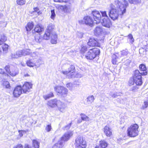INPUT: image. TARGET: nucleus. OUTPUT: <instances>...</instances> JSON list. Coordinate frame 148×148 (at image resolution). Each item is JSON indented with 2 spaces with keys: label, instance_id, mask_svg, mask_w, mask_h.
I'll use <instances>...</instances> for the list:
<instances>
[{
  "label": "nucleus",
  "instance_id": "45",
  "mask_svg": "<svg viewBox=\"0 0 148 148\" xmlns=\"http://www.w3.org/2000/svg\"><path fill=\"white\" fill-rule=\"evenodd\" d=\"M128 38L130 40V42L132 43L134 41V39L133 38V36L131 34H130L128 36Z\"/></svg>",
  "mask_w": 148,
  "mask_h": 148
},
{
  "label": "nucleus",
  "instance_id": "31",
  "mask_svg": "<svg viewBox=\"0 0 148 148\" xmlns=\"http://www.w3.org/2000/svg\"><path fill=\"white\" fill-rule=\"evenodd\" d=\"M54 96L53 93L52 92H50L49 94L43 96V98L46 100Z\"/></svg>",
  "mask_w": 148,
  "mask_h": 148
},
{
  "label": "nucleus",
  "instance_id": "10",
  "mask_svg": "<svg viewBox=\"0 0 148 148\" xmlns=\"http://www.w3.org/2000/svg\"><path fill=\"white\" fill-rule=\"evenodd\" d=\"M88 45L92 47H99L100 44L98 42V40H97L94 38H90L87 43Z\"/></svg>",
  "mask_w": 148,
  "mask_h": 148
},
{
  "label": "nucleus",
  "instance_id": "21",
  "mask_svg": "<svg viewBox=\"0 0 148 148\" xmlns=\"http://www.w3.org/2000/svg\"><path fill=\"white\" fill-rule=\"evenodd\" d=\"M52 34V33H51L50 32L46 30L43 36V38L46 40H49Z\"/></svg>",
  "mask_w": 148,
  "mask_h": 148
},
{
  "label": "nucleus",
  "instance_id": "26",
  "mask_svg": "<svg viewBox=\"0 0 148 148\" xmlns=\"http://www.w3.org/2000/svg\"><path fill=\"white\" fill-rule=\"evenodd\" d=\"M82 75L79 73H76L75 72V73L73 74H72L70 75H67L66 77L69 78H73L74 77H82Z\"/></svg>",
  "mask_w": 148,
  "mask_h": 148
},
{
  "label": "nucleus",
  "instance_id": "37",
  "mask_svg": "<svg viewBox=\"0 0 148 148\" xmlns=\"http://www.w3.org/2000/svg\"><path fill=\"white\" fill-rule=\"evenodd\" d=\"M7 40L6 37L3 34L1 35V38L0 40V45L3 44L4 42H5Z\"/></svg>",
  "mask_w": 148,
  "mask_h": 148
},
{
  "label": "nucleus",
  "instance_id": "47",
  "mask_svg": "<svg viewBox=\"0 0 148 148\" xmlns=\"http://www.w3.org/2000/svg\"><path fill=\"white\" fill-rule=\"evenodd\" d=\"M72 124V123L71 122L68 125H67L64 126L63 127V129L64 130H68L70 128L71 125Z\"/></svg>",
  "mask_w": 148,
  "mask_h": 148
},
{
  "label": "nucleus",
  "instance_id": "42",
  "mask_svg": "<svg viewBox=\"0 0 148 148\" xmlns=\"http://www.w3.org/2000/svg\"><path fill=\"white\" fill-rule=\"evenodd\" d=\"M66 86L69 90H72L74 87V85L72 83H70L67 84Z\"/></svg>",
  "mask_w": 148,
  "mask_h": 148
},
{
  "label": "nucleus",
  "instance_id": "56",
  "mask_svg": "<svg viewBox=\"0 0 148 148\" xmlns=\"http://www.w3.org/2000/svg\"><path fill=\"white\" fill-rule=\"evenodd\" d=\"M5 69L6 72L9 73L10 71V69H9V66H6L5 68Z\"/></svg>",
  "mask_w": 148,
  "mask_h": 148
},
{
  "label": "nucleus",
  "instance_id": "35",
  "mask_svg": "<svg viewBox=\"0 0 148 148\" xmlns=\"http://www.w3.org/2000/svg\"><path fill=\"white\" fill-rule=\"evenodd\" d=\"M54 26L52 23H50L47 26V30H46L52 33L51 31L54 28Z\"/></svg>",
  "mask_w": 148,
  "mask_h": 148
},
{
  "label": "nucleus",
  "instance_id": "62",
  "mask_svg": "<svg viewBox=\"0 0 148 148\" xmlns=\"http://www.w3.org/2000/svg\"><path fill=\"white\" fill-rule=\"evenodd\" d=\"M115 93L116 94V97L120 95L121 94V93L120 92H115Z\"/></svg>",
  "mask_w": 148,
  "mask_h": 148
},
{
  "label": "nucleus",
  "instance_id": "8",
  "mask_svg": "<svg viewBox=\"0 0 148 148\" xmlns=\"http://www.w3.org/2000/svg\"><path fill=\"white\" fill-rule=\"evenodd\" d=\"M92 14L94 19L95 23L98 24L99 23L101 18V16L99 12L97 10H93L92 12Z\"/></svg>",
  "mask_w": 148,
  "mask_h": 148
},
{
  "label": "nucleus",
  "instance_id": "44",
  "mask_svg": "<svg viewBox=\"0 0 148 148\" xmlns=\"http://www.w3.org/2000/svg\"><path fill=\"white\" fill-rule=\"evenodd\" d=\"M87 47L86 46L83 45L81 50V52L82 54H84L87 50Z\"/></svg>",
  "mask_w": 148,
  "mask_h": 148
},
{
  "label": "nucleus",
  "instance_id": "18",
  "mask_svg": "<svg viewBox=\"0 0 148 148\" xmlns=\"http://www.w3.org/2000/svg\"><path fill=\"white\" fill-rule=\"evenodd\" d=\"M50 37L51 38V42L52 44H56L57 40V35L55 32H52Z\"/></svg>",
  "mask_w": 148,
  "mask_h": 148
},
{
  "label": "nucleus",
  "instance_id": "53",
  "mask_svg": "<svg viewBox=\"0 0 148 148\" xmlns=\"http://www.w3.org/2000/svg\"><path fill=\"white\" fill-rule=\"evenodd\" d=\"M134 83H135V82L134 80V79H130L129 82V85L130 86H131L133 85L134 84Z\"/></svg>",
  "mask_w": 148,
  "mask_h": 148
},
{
  "label": "nucleus",
  "instance_id": "32",
  "mask_svg": "<svg viewBox=\"0 0 148 148\" xmlns=\"http://www.w3.org/2000/svg\"><path fill=\"white\" fill-rule=\"evenodd\" d=\"M139 67L140 71V72L144 73L145 72H147L146 68L145 65L143 64H141L139 66Z\"/></svg>",
  "mask_w": 148,
  "mask_h": 148
},
{
  "label": "nucleus",
  "instance_id": "33",
  "mask_svg": "<svg viewBox=\"0 0 148 148\" xmlns=\"http://www.w3.org/2000/svg\"><path fill=\"white\" fill-rule=\"evenodd\" d=\"M62 89V91L60 94L64 97L66 96L68 92V90L65 88L63 87Z\"/></svg>",
  "mask_w": 148,
  "mask_h": 148
},
{
  "label": "nucleus",
  "instance_id": "64",
  "mask_svg": "<svg viewBox=\"0 0 148 148\" xmlns=\"http://www.w3.org/2000/svg\"><path fill=\"white\" fill-rule=\"evenodd\" d=\"M95 148H102L100 144L99 145H97Z\"/></svg>",
  "mask_w": 148,
  "mask_h": 148
},
{
  "label": "nucleus",
  "instance_id": "40",
  "mask_svg": "<svg viewBox=\"0 0 148 148\" xmlns=\"http://www.w3.org/2000/svg\"><path fill=\"white\" fill-rule=\"evenodd\" d=\"M8 45L5 44L1 46L3 51L5 53H6L8 51Z\"/></svg>",
  "mask_w": 148,
  "mask_h": 148
},
{
  "label": "nucleus",
  "instance_id": "23",
  "mask_svg": "<svg viewBox=\"0 0 148 148\" xmlns=\"http://www.w3.org/2000/svg\"><path fill=\"white\" fill-rule=\"evenodd\" d=\"M27 66L30 67H33L36 65L34 59H30L26 62Z\"/></svg>",
  "mask_w": 148,
  "mask_h": 148
},
{
  "label": "nucleus",
  "instance_id": "24",
  "mask_svg": "<svg viewBox=\"0 0 148 148\" xmlns=\"http://www.w3.org/2000/svg\"><path fill=\"white\" fill-rule=\"evenodd\" d=\"M94 97L92 95L89 96L87 98V103L88 105H90L94 101Z\"/></svg>",
  "mask_w": 148,
  "mask_h": 148
},
{
  "label": "nucleus",
  "instance_id": "1",
  "mask_svg": "<svg viewBox=\"0 0 148 148\" xmlns=\"http://www.w3.org/2000/svg\"><path fill=\"white\" fill-rule=\"evenodd\" d=\"M115 4L116 7L119 8V11H120V15H123L125 12L126 8L128 6L127 1L123 0L122 2H121L119 0H116L115 1ZM112 5V4L110 5L112 8L109 12V15L111 19L114 20L118 18L119 13L115 9L112 8L111 6Z\"/></svg>",
  "mask_w": 148,
  "mask_h": 148
},
{
  "label": "nucleus",
  "instance_id": "17",
  "mask_svg": "<svg viewBox=\"0 0 148 148\" xmlns=\"http://www.w3.org/2000/svg\"><path fill=\"white\" fill-rule=\"evenodd\" d=\"M104 133L108 137H110L112 134L111 129L108 126H106L103 129Z\"/></svg>",
  "mask_w": 148,
  "mask_h": 148
},
{
  "label": "nucleus",
  "instance_id": "46",
  "mask_svg": "<svg viewBox=\"0 0 148 148\" xmlns=\"http://www.w3.org/2000/svg\"><path fill=\"white\" fill-rule=\"evenodd\" d=\"M129 2L131 3L137 4L139 3L141 0H129Z\"/></svg>",
  "mask_w": 148,
  "mask_h": 148
},
{
  "label": "nucleus",
  "instance_id": "63",
  "mask_svg": "<svg viewBox=\"0 0 148 148\" xmlns=\"http://www.w3.org/2000/svg\"><path fill=\"white\" fill-rule=\"evenodd\" d=\"M82 122V119H79L77 121V123H79Z\"/></svg>",
  "mask_w": 148,
  "mask_h": 148
},
{
  "label": "nucleus",
  "instance_id": "29",
  "mask_svg": "<svg viewBox=\"0 0 148 148\" xmlns=\"http://www.w3.org/2000/svg\"><path fill=\"white\" fill-rule=\"evenodd\" d=\"M34 30L36 32L40 33L43 31L44 29L38 25H37L35 27Z\"/></svg>",
  "mask_w": 148,
  "mask_h": 148
},
{
  "label": "nucleus",
  "instance_id": "11",
  "mask_svg": "<svg viewBox=\"0 0 148 148\" xmlns=\"http://www.w3.org/2000/svg\"><path fill=\"white\" fill-rule=\"evenodd\" d=\"M73 132H67L65 133L61 138L60 140H62L64 143V141L68 140L73 135Z\"/></svg>",
  "mask_w": 148,
  "mask_h": 148
},
{
  "label": "nucleus",
  "instance_id": "60",
  "mask_svg": "<svg viewBox=\"0 0 148 148\" xmlns=\"http://www.w3.org/2000/svg\"><path fill=\"white\" fill-rule=\"evenodd\" d=\"M24 148H32V147L26 144L25 145Z\"/></svg>",
  "mask_w": 148,
  "mask_h": 148
},
{
  "label": "nucleus",
  "instance_id": "43",
  "mask_svg": "<svg viewBox=\"0 0 148 148\" xmlns=\"http://www.w3.org/2000/svg\"><path fill=\"white\" fill-rule=\"evenodd\" d=\"M16 2L18 5H23L25 4L26 1L25 0H16Z\"/></svg>",
  "mask_w": 148,
  "mask_h": 148
},
{
  "label": "nucleus",
  "instance_id": "58",
  "mask_svg": "<svg viewBox=\"0 0 148 148\" xmlns=\"http://www.w3.org/2000/svg\"><path fill=\"white\" fill-rule=\"evenodd\" d=\"M110 95L113 98H116L117 97L115 93L110 92Z\"/></svg>",
  "mask_w": 148,
  "mask_h": 148
},
{
  "label": "nucleus",
  "instance_id": "50",
  "mask_svg": "<svg viewBox=\"0 0 148 148\" xmlns=\"http://www.w3.org/2000/svg\"><path fill=\"white\" fill-rule=\"evenodd\" d=\"M51 129L52 128L51 125H48L45 128V130L47 132H50Z\"/></svg>",
  "mask_w": 148,
  "mask_h": 148
},
{
  "label": "nucleus",
  "instance_id": "14",
  "mask_svg": "<svg viewBox=\"0 0 148 148\" xmlns=\"http://www.w3.org/2000/svg\"><path fill=\"white\" fill-rule=\"evenodd\" d=\"M22 93V88L21 86H18L15 88L13 91V94L14 97H18Z\"/></svg>",
  "mask_w": 148,
  "mask_h": 148
},
{
  "label": "nucleus",
  "instance_id": "41",
  "mask_svg": "<svg viewBox=\"0 0 148 148\" xmlns=\"http://www.w3.org/2000/svg\"><path fill=\"white\" fill-rule=\"evenodd\" d=\"M116 56L114 54L112 57V62L113 64H116L117 63V61L116 60Z\"/></svg>",
  "mask_w": 148,
  "mask_h": 148
},
{
  "label": "nucleus",
  "instance_id": "6",
  "mask_svg": "<svg viewBox=\"0 0 148 148\" xmlns=\"http://www.w3.org/2000/svg\"><path fill=\"white\" fill-rule=\"evenodd\" d=\"M79 22L80 24H85L91 27L93 26V24L95 23V21H94L91 17L88 16L84 17L83 19L79 20Z\"/></svg>",
  "mask_w": 148,
  "mask_h": 148
},
{
  "label": "nucleus",
  "instance_id": "20",
  "mask_svg": "<svg viewBox=\"0 0 148 148\" xmlns=\"http://www.w3.org/2000/svg\"><path fill=\"white\" fill-rule=\"evenodd\" d=\"M12 58H17L22 56L21 53V51H18L16 53H12L11 56Z\"/></svg>",
  "mask_w": 148,
  "mask_h": 148
},
{
  "label": "nucleus",
  "instance_id": "28",
  "mask_svg": "<svg viewBox=\"0 0 148 148\" xmlns=\"http://www.w3.org/2000/svg\"><path fill=\"white\" fill-rule=\"evenodd\" d=\"M20 51L21 53L22 56L29 55L31 53L29 49H24Z\"/></svg>",
  "mask_w": 148,
  "mask_h": 148
},
{
  "label": "nucleus",
  "instance_id": "27",
  "mask_svg": "<svg viewBox=\"0 0 148 148\" xmlns=\"http://www.w3.org/2000/svg\"><path fill=\"white\" fill-rule=\"evenodd\" d=\"M34 25V23L33 22H29L25 27L26 30L27 32L31 31L33 28Z\"/></svg>",
  "mask_w": 148,
  "mask_h": 148
},
{
  "label": "nucleus",
  "instance_id": "30",
  "mask_svg": "<svg viewBox=\"0 0 148 148\" xmlns=\"http://www.w3.org/2000/svg\"><path fill=\"white\" fill-rule=\"evenodd\" d=\"M129 53V52L127 49L123 50L122 51H121V56H119V57H122L126 56L127 54H128Z\"/></svg>",
  "mask_w": 148,
  "mask_h": 148
},
{
  "label": "nucleus",
  "instance_id": "36",
  "mask_svg": "<svg viewBox=\"0 0 148 148\" xmlns=\"http://www.w3.org/2000/svg\"><path fill=\"white\" fill-rule=\"evenodd\" d=\"M62 88H63L62 86H57L54 87V89L57 92L60 94L62 89Z\"/></svg>",
  "mask_w": 148,
  "mask_h": 148
},
{
  "label": "nucleus",
  "instance_id": "54",
  "mask_svg": "<svg viewBox=\"0 0 148 148\" xmlns=\"http://www.w3.org/2000/svg\"><path fill=\"white\" fill-rule=\"evenodd\" d=\"M101 13L102 15V16L103 17H104V18H106V17H108L106 12L105 11L101 12Z\"/></svg>",
  "mask_w": 148,
  "mask_h": 148
},
{
  "label": "nucleus",
  "instance_id": "5",
  "mask_svg": "<svg viewBox=\"0 0 148 148\" xmlns=\"http://www.w3.org/2000/svg\"><path fill=\"white\" fill-rule=\"evenodd\" d=\"M76 148H86V143L84 138L83 136L79 135L75 140Z\"/></svg>",
  "mask_w": 148,
  "mask_h": 148
},
{
  "label": "nucleus",
  "instance_id": "25",
  "mask_svg": "<svg viewBox=\"0 0 148 148\" xmlns=\"http://www.w3.org/2000/svg\"><path fill=\"white\" fill-rule=\"evenodd\" d=\"M102 32V29L99 26L97 27L94 30V34L96 35H98L101 34Z\"/></svg>",
  "mask_w": 148,
  "mask_h": 148
},
{
  "label": "nucleus",
  "instance_id": "19",
  "mask_svg": "<svg viewBox=\"0 0 148 148\" xmlns=\"http://www.w3.org/2000/svg\"><path fill=\"white\" fill-rule=\"evenodd\" d=\"M64 145V142L60 140L53 146L52 148H62Z\"/></svg>",
  "mask_w": 148,
  "mask_h": 148
},
{
  "label": "nucleus",
  "instance_id": "59",
  "mask_svg": "<svg viewBox=\"0 0 148 148\" xmlns=\"http://www.w3.org/2000/svg\"><path fill=\"white\" fill-rule=\"evenodd\" d=\"M131 62V61L129 60H127L125 62V63L126 65L127 66L129 65Z\"/></svg>",
  "mask_w": 148,
  "mask_h": 148
},
{
  "label": "nucleus",
  "instance_id": "57",
  "mask_svg": "<svg viewBox=\"0 0 148 148\" xmlns=\"http://www.w3.org/2000/svg\"><path fill=\"white\" fill-rule=\"evenodd\" d=\"M13 148H23V146L21 144H19L14 146Z\"/></svg>",
  "mask_w": 148,
  "mask_h": 148
},
{
  "label": "nucleus",
  "instance_id": "7",
  "mask_svg": "<svg viewBox=\"0 0 148 148\" xmlns=\"http://www.w3.org/2000/svg\"><path fill=\"white\" fill-rule=\"evenodd\" d=\"M92 14L94 19L95 23L98 24L99 23L101 18V16L99 12L97 10H93L92 12Z\"/></svg>",
  "mask_w": 148,
  "mask_h": 148
},
{
  "label": "nucleus",
  "instance_id": "34",
  "mask_svg": "<svg viewBox=\"0 0 148 148\" xmlns=\"http://www.w3.org/2000/svg\"><path fill=\"white\" fill-rule=\"evenodd\" d=\"M80 115L81 116V119L82 120L88 121L91 120L88 117L84 114H81Z\"/></svg>",
  "mask_w": 148,
  "mask_h": 148
},
{
  "label": "nucleus",
  "instance_id": "4",
  "mask_svg": "<svg viewBox=\"0 0 148 148\" xmlns=\"http://www.w3.org/2000/svg\"><path fill=\"white\" fill-rule=\"evenodd\" d=\"M100 51L97 48H94L90 49L85 55L86 58L87 59L92 60L95 58L96 56L99 54Z\"/></svg>",
  "mask_w": 148,
  "mask_h": 148
},
{
  "label": "nucleus",
  "instance_id": "22",
  "mask_svg": "<svg viewBox=\"0 0 148 148\" xmlns=\"http://www.w3.org/2000/svg\"><path fill=\"white\" fill-rule=\"evenodd\" d=\"M57 107L58 110L62 112H64L65 110V109L66 108L65 104L61 101V103L58 105Z\"/></svg>",
  "mask_w": 148,
  "mask_h": 148
},
{
  "label": "nucleus",
  "instance_id": "12",
  "mask_svg": "<svg viewBox=\"0 0 148 148\" xmlns=\"http://www.w3.org/2000/svg\"><path fill=\"white\" fill-rule=\"evenodd\" d=\"M32 88V84L29 82H25L22 86V90L23 92L24 93H27L30 91V89Z\"/></svg>",
  "mask_w": 148,
  "mask_h": 148
},
{
  "label": "nucleus",
  "instance_id": "52",
  "mask_svg": "<svg viewBox=\"0 0 148 148\" xmlns=\"http://www.w3.org/2000/svg\"><path fill=\"white\" fill-rule=\"evenodd\" d=\"M3 85L6 88H8L10 86L9 82L7 81L4 82L3 83Z\"/></svg>",
  "mask_w": 148,
  "mask_h": 148
},
{
  "label": "nucleus",
  "instance_id": "51",
  "mask_svg": "<svg viewBox=\"0 0 148 148\" xmlns=\"http://www.w3.org/2000/svg\"><path fill=\"white\" fill-rule=\"evenodd\" d=\"M148 106V100L144 102V105L143 106V109H145L147 108Z\"/></svg>",
  "mask_w": 148,
  "mask_h": 148
},
{
  "label": "nucleus",
  "instance_id": "15",
  "mask_svg": "<svg viewBox=\"0 0 148 148\" xmlns=\"http://www.w3.org/2000/svg\"><path fill=\"white\" fill-rule=\"evenodd\" d=\"M75 66L73 65H71L68 68V71H62V72L64 74L66 75L70 73V74L71 75L75 73Z\"/></svg>",
  "mask_w": 148,
  "mask_h": 148
},
{
  "label": "nucleus",
  "instance_id": "61",
  "mask_svg": "<svg viewBox=\"0 0 148 148\" xmlns=\"http://www.w3.org/2000/svg\"><path fill=\"white\" fill-rule=\"evenodd\" d=\"M4 73H5V72L4 71L3 69H0V74H4Z\"/></svg>",
  "mask_w": 148,
  "mask_h": 148
},
{
  "label": "nucleus",
  "instance_id": "13",
  "mask_svg": "<svg viewBox=\"0 0 148 148\" xmlns=\"http://www.w3.org/2000/svg\"><path fill=\"white\" fill-rule=\"evenodd\" d=\"M101 23L103 26L107 28H110L112 25L111 22L108 17L103 18Z\"/></svg>",
  "mask_w": 148,
  "mask_h": 148
},
{
  "label": "nucleus",
  "instance_id": "55",
  "mask_svg": "<svg viewBox=\"0 0 148 148\" xmlns=\"http://www.w3.org/2000/svg\"><path fill=\"white\" fill-rule=\"evenodd\" d=\"M69 0H54L55 2H59L62 3L63 2H66L68 1Z\"/></svg>",
  "mask_w": 148,
  "mask_h": 148
},
{
  "label": "nucleus",
  "instance_id": "16",
  "mask_svg": "<svg viewBox=\"0 0 148 148\" xmlns=\"http://www.w3.org/2000/svg\"><path fill=\"white\" fill-rule=\"evenodd\" d=\"M18 69L14 66H11L10 69V71L9 74L12 76H14L18 73Z\"/></svg>",
  "mask_w": 148,
  "mask_h": 148
},
{
  "label": "nucleus",
  "instance_id": "2",
  "mask_svg": "<svg viewBox=\"0 0 148 148\" xmlns=\"http://www.w3.org/2000/svg\"><path fill=\"white\" fill-rule=\"evenodd\" d=\"M139 126L137 124H134L128 127L127 130V134L130 137H134L138 135Z\"/></svg>",
  "mask_w": 148,
  "mask_h": 148
},
{
  "label": "nucleus",
  "instance_id": "49",
  "mask_svg": "<svg viewBox=\"0 0 148 148\" xmlns=\"http://www.w3.org/2000/svg\"><path fill=\"white\" fill-rule=\"evenodd\" d=\"M35 41L39 43L42 41V39L39 36H37L35 38Z\"/></svg>",
  "mask_w": 148,
  "mask_h": 148
},
{
  "label": "nucleus",
  "instance_id": "39",
  "mask_svg": "<svg viewBox=\"0 0 148 148\" xmlns=\"http://www.w3.org/2000/svg\"><path fill=\"white\" fill-rule=\"evenodd\" d=\"M33 145L35 148H38L39 147V143L36 140L33 141Z\"/></svg>",
  "mask_w": 148,
  "mask_h": 148
},
{
  "label": "nucleus",
  "instance_id": "3",
  "mask_svg": "<svg viewBox=\"0 0 148 148\" xmlns=\"http://www.w3.org/2000/svg\"><path fill=\"white\" fill-rule=\"evenodd\" d=\"M147 74V72H140L138 70H136L134 76V80L137 85H140L142 83V75H145Z\"/></svg>",
  "mask_w": 148,
  "mask_h": 148
},
{
  "label": "nucleus",
  "instance_id": "38",
  "mask_svg": "<svg viewBox=\"0 0 148 148\" xmlns=\"http://www.w3.org/2000/svg\"><path fill=\"white\" fill-rule=\"evenodd\" d=\"M99 144L102 148H106L107 146V142L104 141H100Z\"/></svg>",
  "mask_w": 148,
  "mask_h": 148
},
{
  "label": "nucleus",
  "instance_id": "9",
  "mask_svg": "<svg viewBox=\"0 0 148 148\" xmlns=\"http://www.w3.org/2000/svg\"><path fill=\"white\" fill-rule=\"evenodd\" d=\"M61 103V101L57 99H54L49 100L47 102V105L51 108L57 107L58 105Z\"/></svg>",
  "mask_w": 148,
  "mask_h": 148
},
{
  "label": "nucleus",
  "instance_id": "48",
  "mask_svg": "<svg viewBox=\"0 0 148 148\" xmlns=\"http://www.w3.org/2000/svg\"><path fill=\"white\" fill-rule=\"evenodd\" d=\"M51 18L52 19H54L55 18L56 14L54 12V10H52L51 11Z\"/></svg>",
  "mask_w": 148,
  "mask_h": 148
}]
</instances>
